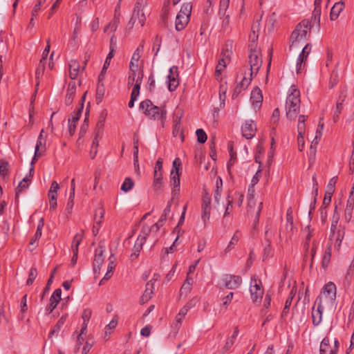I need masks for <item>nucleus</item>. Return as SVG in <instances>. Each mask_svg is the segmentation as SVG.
Returning a JSON list of instances; mask_svg holds the SVG:
<instances>
[{
  "label": "nucleus",
  "instance_id": "obj_1",
  "mask_svg": "<svg viewBox=\"0 0 354 354\" xmlns=\"http://www.w3.org/2000/svg\"><path fill=\"white\" fill-rule=\"evenodd\" d=\"M301 105L300 91L292 86L286 102V117L290 120H295L299 113Z\"/></svg>",
  "mask_w": 354,
  "mask_h": 354
},
{
  "label": "nucleus",
  "instance_id": "obj_2",
  "mask_svg": "<svg viewBox=\"0 0 354 354\" xmlns=\"http://www.w3.org/2000/svg\"><path fill=\"white\" fill-rule=\"evenodd\" d=\"M311 29V22L308 20H303L298 24L290 38V49L297 47L300 42H304L307 39V35L310 34Z\"/></svg>",
  "mask_w": 354,
  "mask_h": 354
},
{
  "label": "nucleus",
  "instance_id": "obj_3",
  "mask_svg": "<svg viewBox=\"0 0 354 354\" xmlns=\"http://www.w3.org/2000/svg\"><path fill=\"white\" fill-rule=\"evenodd\" d=\"M140 109L142 110L145 115L151 119L163 122L166 118L167 111L165 108L153 105L150 100L141 102Z\"/></svg>",
  "mask_w": 354,
  "mask_h": 354
},
{
  "label": "nucleus",
  "instance_id": "obj_4",
  "mask_svg": "<svg viewBox=\"0 0 354 354\" xmlns=\"http://www.w3.org/2000/svg\"><path fill=\"white\" fill-rule=\"evenodd\" d=\"M336 286L333 282L326 283L320 295L316 299L317 303L328 307H333L336 299Z\"/></svg>",
  "mask_w": 354,
  "mask_h": 354
},
{
  "label": "nucleus",
  "instance_id": "obj_5",
  "mask_svg": "<svg viewBox=\"0 0 354 354\" xmlns=\"http://www.w3.org/2000/svg\"><path fill=\"white\" fill-rule=\"evenodd\" d=\"M333 218H335V216ZM338 220V217L333 220L330 233V239L331 241H335L334 247L337 250H339L342 241L345 235V227L341 225L337 226Z\"/></svg>",
  "mask_w": 354,
  "mask_h": 354
},
{
  "label": "nucleus",
  "instance_id": "obj_6",
  "mask_svg": "<svg viewBox=\"0 0 354 354\" xmlns=\"http://www.w3.org/2000/svg\"><path fill=\"white\" fill-rule=\"evenodd\" d=\"M192 8V6L190 3H186L182 6L176 18L175 26L176 30L180 31L183 30L188 24Z\"/></svg>",
  "mask_w": 354,
  "mask_h": 354
},
{
  "label": "nucleus",
  "instance_id": "obj_7",
  "mask_svg": "<svg viewBox=\"0 0 354 354\" xmlns=\"http://www.w3.org/2000/svg\"><path fill=\"white\" fill-rule=\"evenodd\" d=\"M249 64L250 66V72L249 75L250 77L256 76L262 65V58L261 52L257 48L250 50L248 55Z\"/></svg>",
  "mask_w": 354,
  "mask_h": 354
},
{
  "label": "nucleus",
  "instance_id": "obj_8",
  "mask_svg": "<svg viewBox=\"0 0 354 354\" xmlns=\"http://www.w3.org/2000/svg\"><path fill=\"white\" fill-rule=\"evenodd\" d=\"M149 232L150 230L149 229V226L144 225L142 227L141 233L138 236L134 244L133 252L131 254V259L132 260L136 259L139 256V254L142 248V245L145 243L147 237L148 236V233Z\"/></svg>",
  "mask_w": 354,
  "mask_h": 354
},
{
  "label": "nucleus",
  "instance_id": "obj_9",
  "mask_svg": "<svg viewBox=\"0 0 354 354\" xmlns=\"http://www.w3.org/2000/svg\"><path fill=\"white\" fill-rule=\"evenodd\" d=\"M211 209L210 196L207 192H204L202 196L201 203V218L204 223H206L209 220Z\"/></svg>",
  "mask_w": 354,
  "mask_h": 354
},
{
  "label": "nucleus",
  "instance_id": "obj_10",
  "mask_svg": "<svg viewBox=\"0 0 354 354\" xmlns=\"http://www.w3.org/2000/svg\"><path fill=\"white\" fill-rule=\"evenodd\" d=\"M251 299L253 302H257L262 299L263 295V289L261 280L252 279L250 288Z\"/></svg>",
  "mask_w": 354,
  "mask_h": 354
},
{
  "label": "nucleus",
  "instance_id": "obj_11",
  "mask_svg": "<svg viewBox=\"0 0 354 354\" xmlns=\"http://www.w3.org/2000/svg\"><path fill=\"white\" fill-rule=\"evenodd\" d=\"M138 21L139 25L142 27L146 21V16L143 11V6L139 1L136 3L133 15L129 21V24H135Z\"/></svg>",
  "mask_w": 354,
  "mask_h": 354
},
{
  "label": "nucleus",
  "instance_id": "obj_12",
  "mask_svg": "<svg viewBox=\"0 0 354 354\" xmlns=\"http://www.w3.org/2000/svg\"><path fill=\"white\" fill-rule=\"evenodd\" d=\"M222 281L225 288L234 290L240 286L242 283V279L238 275L226 274L223 275Z\"/></svg>",
  "mask_w": 354,
  "mask_h": 354
},
{
  "label": "nucleus",
  "instance_id": "obj_13",
  "mask_svg": "<svg viewBox=\"0 0 354 354\" xmlns=\"http://www.w3.org/2000/svg\"><path fill=\"white\" fill-rule=\"evenodd\" d=\"M311 50V45L310 44H307L305 45L302 49L301 53L299 54L296 64L297 73H301L305 68L306 62L308 55L310 54Z\"/></svg>",
  "mask_w": 354,
  "mask_h": 354
},
{
  "label": "nucleus",
  "instance_id": "obj_14",
  "mask_svg": "<svg viewBox=\"0 0 354 354\" xmlns=\"http://www.w3.org/2000/svg\"><path fill=\"white\" fill-rule=\"evenodd\" d=\"M178 76L179 74L178 67L176 66L171 67L167 75L168 89L170 91H174L179 85Z\"/></svg>",
  "mask_w": 354,
  "mask_h": 354
},
{
  "label": "nucleus",
  "instance_id": "obj_15",
  "mask_svg": "<svg viewBox=\"0 0 354 354\" xmlns=\"http://www.w3.org/2000/svg\"><path fill=\"white\" fill-rule=\"evenodd\" d=\"M242 134L246 139H251L257 131L256 124L252 120H246L241 127Z\"/></svg>",
  "mask_w": 354,
  "mask_h": 354
},
{
  "label": "nucleus",
  "instance_id": "obj_16",
  "mask_svg": "<svg viewBox=\"0 0 354 354\" xmlns=\"http://www.w3.org/2000/svg\"><path fill=\"white\" fill-rule=\"evenodd\" d=\"M62 290L60 288L56 289L50 298V303L46 308V313L49 315L56 308L59 301L61 299Z\"/></svg>",
  "mask_w": 354,
  "mask_h": 354
},
{
  "label": "nucleus",
  "instance_id": "obj_17",
  "mask_svg": "<svg viewBox=\"0 0 354 354\" xmlns=\"http://www.w3.org/2000/svg\"><path fill=\"white\" fill-rule=\"evenodd\" d=\"M250 101L254 108H259L263 102V95L261 89L256 86L251 93Z\"/></svg>",
  "mask_w": 354,
  "mask_h": 354
},
{
  "label": "nucleus",
  "instance_id": "obj_18",
  "mask_svg": "<svg viewBox=\"0 0 354 354\" xmlns=\"http://www.w3.org/2000/svg\"><path fill=\"white\" fill-rule=\"evenodd\" d=\"M259 24H253L251 28V32L249 35L250 44L248 45L249 50H253V48H257V41L258 40L259 35Z\"/></svg>",
  "mask_w": 354,
  "mask_h": 354
},
{
  "label": "nucleus",
  "instance_id": "obj_19",
  "mask_svg": "<svg viewBox=\"0 0 354 354\" xmlns=\"http://www.w3.org/2000/svg\"><path fill=\"white\" fill-rule=\"evenodd\" d=\"M77 85L75 81H71L68 84L66 94L65 97V104L66 106L71 105L76 93Z\"/></svg>",
  "mask_w": 354,
  "mask_h": 354
},
{
  "label": "nucleus",
  "instance_id": "obj_20",
  "mask_svg": "<svg viewBox=\"0 0 354 354\" xmlns=\"http://www.w3.org/2000/svg\"><path fill=\"white\" fill-rule=\"evenodd\" d=\"M103 250L102 248L95 250V258L93 263V271L95 273H99L101 266L104 261Z\"/></svg>",
  "mask_w": 354,
  "mask_h": 354
},
{
  "label": "nucleus",
  "instance_id": "obj_21",
  "mask_svg": "<svg viewBox=\"0 0 354 354\" xmlns=\"http://www.w3.org/2000/svg\"><path fill=\"white\" fill-rule=\"evenodd\" d=\"M346 97V90L342 91L340 93L339 99L337 102L336 109H335V111L334 115H333V120L335 122H336L337 121V120L339 119V115L342 111V109H343V103L345 101Z\"/></svg>",
  "mask_w": 354,
  "mask_h": 354
},
{
  "label": "nucleus",
  "instance_id": "obj_22",
  "mask_svg": "<svg viewBox=\"0 0 354 354\" xmlns=\"http://www.w3.org/2000/svg\"><path fill=\"white\" fill-rule=\"evenodd\" d=\"M153 289H154V285L152 280H150L148 281L146 284V288L142 294L140 300V304H144L147 303L152 297V295L153 294Z\"/></svg>",
  "mask_w": 354,
  "mask_h": 354
},
{
  "label": "nucleus",
  "instance_id": "obj_23",
  "mask_svg": "<svg viewBox=\"0 0 354 354\" xmlns=\"http://www.w3.org/2000/svg\"><path fill=\"white\" fill-rule=\"evenodd\" d=\"M317 309L315 310V308L313 307L312 310L313 324L315 326H318L321 323L322 320V313L324 307L325 306L320 303H317Z\"/></svg>",
  "mask_w": 354,
  "mask_h": 354
},
{
  "label": "nucleus",
  "instance_id": "obj_24",
  "mask_svg": "<svg viewBox=\"0 0 354 354\" xmlns=\"http://www.w3.org/2000/svg\"><path fill=\"white\" fill-rule=\"evenodd\" d=\"M33 172V167H32L30 169V174L29 175H27L26 177L23 178V180L19 183L18 187L16 189V196H18V195L23 192L24 189L28 187L29 183L32 180V173Z\"/></svg>",
  "mask_w": 354,
  "mask_h": 354
},
{
  "label": "nucleus",
  "instance_id": "obj_25",
  "mask_svg": "<svg viewBox=\"0 0 354 354\" xmlns=\"http://www.w3.org/2000/svg\"><path fill=\"white\" fill-rule=\"evenodd\" d=\"M46 142V140H41V138L37 139L35 145V155L31 162L32 165L34 164L35 161H37V158L40 157L42 154V152L45 151Z\"/></svg>",
  "mask_w": 354,
  "mask_h": 354
},
{
  "label": "nucleus",
  "instance_id": "obj_26",
  "mask_svg": "<svg viewBox=\"0 0 354 354\" xmlns=\"http://www.w3.org/2000/svg\"><path fill=\"white\" fill-rule=\"evenodd\" d=\"M344 8V3L342 0L335 3L331 8L330 18L331 20H336L340 12Z\"/></svg>",
  "mask_w": 354,
  "mask_h": 354
},
{
  "label": "nucleus",
  "instance_id": "obj_27",
  "mask_svg": "<svg viewBox=\"0 0 354 354\" xmlns=\"http://www.w3.org/2000/svg\"><path fill=\"white\" fill-rule=\"evenodd\" d=\"M239 328L238 326H236L234 328L233 334L231 336L228 337L227 339H226V342L222 348L223 353L227 352L232 347V346L234 344V341L239 335Z\"/></svg>",
  "mask_w": 354,
  "mask_h": 354
},
{
  "label": "nucleus",
  "instance_id": "obj_28",
  "mask_svg": "<svg viewBox=\"0 0 354 354\" xmlns=\"http://www.w3.org/2000/svg\"><path fill=\"white\" fill-rule=\"evenodd\" d=\"M253 77H246V74L239 84L235 87L233 95H238L242 91L246 89L250 85Z\"/></svg>",
  "mask_w": 354,
  "mask_h": 354
},
{
  "label": "nucleus",
  "instance_id": "obj_29",
  "mask_svg": "<svg viewBox=\"0 0 354 354\" xmlns=\"http://www.w3.org/2000/svg\"><path fill=\"white\" fill-rule=\"evenodd\" d=\"M319 354H336V350L330 348V339L325 337L320 344Z\"/></svg>",
  "mask_w": 354,
  "mask_h": 354
},
{
  "label": "nucleus",
  "instance_id": "obj_30",
  "mask_svg": "<svg viewBox=\"0 0 354 354\" xmlns=\"http://www.w3.org/2000/svg\"><path fill=\"white\" fill-rule=\"evenodd\" d=\"M68 67L69 76L73 80H74L77 77L80 72V64L77 60L72 59L69 62Z\"/></svg>",
  "mask_w": 354,
  "mask_h": 354
},
{
  "label": "nucleus",
  "instance_id": "obj_31",
  "mask_svg": "<svg viewBox=\"0 0 354 354\" xmlns=\"http://www.w3.org/2000/svg\"><path fill=\"white\" fill-rule=\"evenodd\" d=\"M153 187L156 191H162L163 187L162 174V172H153Z\"/></svg>",
  "mask_w": 354,
  "mask_h": 354
},
{
  "label": "nucleus",
  "instance_id": "obj_32",
  "mask_svg": "<svg viewBox=\"0 0 354 354\" xmlns=\"http://www.w3.org/2000/svg\"><path fill=\"white\" fill-rule=\"evenodd\" d=\"M84 238V230H82L80 232L77 233L73 239L71 243V249L72 251H78V247L80 245L82 239Z\"/></svg>",
  "mask_w": 354,
  "mask_h": 354
},
{
  "label": "nucleus",
  "instance_id": "obj_33",
  "mask_svg": "<svg viewBox=\"0 0 354 354\" xmlns=\"http://www.w3.org/2000/svg\"><path fill=\"white\" fill-rule=\"evenodd\" d=\"M44 225V218H41L38 223L37 227L36 232L34 235V237L31 239L30 244L33 245L35 244V241L40 239L42 234V229Z\"/></svg>",
  "mask_w": 354,
  "mask_h": 354
},
{
  "label": "nucleus",
  "instance_id": "obj_34",
  "mask_svg": "<svg viewBox=\"0 0 354 354\" xmlns=\"http://www.w3.org/2000/svg\"><path fill=\"white\" fill-rule=\"evenodd\" d=\"M140 58V48H137L134 51L130 64L129 68H138V62Z\"/></svg>",
  "mask_w": 354,
  "mask_h": 354
},
{
  "label": "nucleus",
  "instance_id": "obj_35",
  "mask_svg": "<svg viewBox=\"0 0 354 354\" xmlns=\"http://www.w3.org/2000/svg\"><path fill=\"white\" fill-rule=\"evenodd\" d=\"M306 231H307L308 234L306 236V240L304 244V248L305 249V257H304V261H306L307 258V253L308 252L309 247H310V241L311 239V237L313 236V232L310 230V227L308 226L305 229Z\"/></svg>",
  "mask_w": 354,
  "mask_h": 354
},
{
  "label": "nucleus",
  "instance_id": "obj_36",
  "mask_svg": "<svg viewBox=\"0 0 354 354\" xmlns=\"http://www.w3.org/2000/svg\"><path fill=\"white\" fill-rule=\"evenodd\" d=\"M331 250H332L331 245H328L325 252H324V257H323L322 261V265L323 268H326L330 263V257H331Z\"/></svg>",
  "mask_w": 354,
  "mask_h": 354
},
{
  "label": "nucleus",
  "instance_id": "obj_37",
  "mask_svg": "<svg viewBox=\"0 0 354 354\" xmlns=\"http://www.w3.org/2000/svg\"><path fill=\"white\" fill-rule=\"evenodd\" d=\"M119 24V18L114 17L113 20H111L109 24H107L104 28V32L111 31L112 32H115L118 28Z\"/></svg>",
  "mask_w": 354,
  "mask_h": 354
},
{
  "label": "nucleus",
  "instance_id": "obj_38",
  "mask_svg": "<svg viewBox=\"0 0 354 354\" xmlns=\"http://www.w3.org/2000/svg\"><path fill=\"white\" fill-rule=\"evenodd\" d=\"M104 209L102 207L98 208L95 210L94 215V222L97 225H101L103 221L104 216Z\"/></svg>",
  "mask_w": 354,
  "mask_h": 354
},
{
  "label": "nucleus",
  "instance_id": "obj_39",
  "mask_svg": "<svg viewBox=\"0 0 354 354\" xmlns=\"http://www.w3.org/2000/svg\"><path fill=\"white\" fill-rule=\"evenodd\" d=\"M241 238V233L239 231H236L232 237L227 247L225 248V252H229L239 241Z\"/></svg>",
  "mask_w": 354,
  "mask_h": 354
},
{
  "label": "nucleus",
  "instance_id": "obj_40",
  "mask_svg": "<svg viewBox=\"0 0 354 354\" xmlns=\"http://www.w3.org/2000/svg\"><path fill=\"white\" fill-rule=\"evenodd\" d=\"M134 186V182L132 178L127 177L124 179L121 186V190L124 192H127L131 190Z\"/></svg>",
  "mask_w": 354,
  "mask_h": 354
},
{
  "label": "nucleus",
  "instance_id": "obj_41",
  "mask_svg": "<svg viewBox=\"0 0 354 354\" xmlns=\"http://www.w3.org/2000/svg\"><path fill=\"white\" fill-rule=\"evenodd\" d=\"M296 232L297 227L294 223H286L285 235L286 238L291 239Z\"/></svg>",
  "mask_w": 354,
  "mask_h": 354
},
{
  "label": "nucleus",
  "instance_id": "obj_42",
  "mask_svg": "<svg viewBox=\"0 0 354 354\" xmlns=\"http://www.w3.org/2000/svg\"><path fill=\"white\" fill-rule=\"evenodd\" d=\"M306 116L300 115L298 120L297 131L299 135H304L305 133V121Z\"/></svg>",
  "mask_w": 354,
  "mask_h": 354
},
{
  "label": "nucleus",
  "instance_id": "obj_43",
  "mask_svg": "<svg viewBox=\"0 0 354 354\" xmlns=\"http://www.w3.org/2000/svg\"><path fill=\"white\" fill-rule=\"evenodd\" d=\"M101 138V137H97L96 136H95L93 140V142H92V145H91V151H90V156H91V158L92 159H93L97 153V147H98V145H99V140Z\"/></svg>",
  "mask_w": 354,
  "mask_h": 354
},
{
  "label": "nucleus",
  "instance_id": "obj_44",
  "mask_svg": "<svg viewBox=\"0 0 354 354\" xmlns=\"http://www.w3.org/2000/svg\"><path fill=\"white\" fill-rule=\"evenodd\" d=\"M90 106V103L88 102V106L86 108V113H85L84 122V124H82V126L81 127L80 130V133H79L80 136H84V134L86 133L87 127L88 126V114H89V110H88V106Z\"/></svg>",
  "mask_w": 354,
  "mask_h": 354
},
{
  "label": "nucleus",
  "instance_id": "obj_45",
  "mask_svg": "<svg viewBox=\"0 0 354 354\" xmlns=\"http://www.w3.org/2000/svg\"><path fill=\"white\" fill-rule=\"evenodd\" d=\"M170 182L173 187H180V174L178 171H174V169L171 172Z\"/></svg>",
  "mask_w": 354,
  "mask_h": 354
},
{
  "label": "nucleus",
  "instance_id": "obj_46",
  "mask_svg": "<svg viewBox=\"0 0 354 354\" xmlns=\"http://www.w3.org/2000/svg\"><path fill=\"white\" fill-rule=\"evenodd\" d=\"M46 63V57H41L35 72L37 79H38L40 76L43 75L44 72L45 71Z\"/></svg>",
  "mask_w": 354,
  "mask_h": 354
},
{
  "label": "nucleus",
  "instance_id": "obj_47",
  "mask_svg": "<svg viewBox=\"0 0 354 354\" xmlns=\"http://www.w3.org/2000/svg\"><path fill=\"white\" fill-rule=\"evenodd\" d=\"M339 82V75L338 73L333 70L330 74L329 83H328V87L330 88H333Z\"/></svg>",
  "mask_w": 354,
  "mask_h": 354
},
{
  "label": "nucleus",
  "instance_id": "obj_48",
  "mask_svg": "<svg viewBox=\"0 0 354 354\" xmlns=\"http://www.w3.org/2000/svg\"><path fill=\"white\" fill-rule=\"evenodd\" d=\"M9 171V163L4 160H0V176L5 177Z\"/></svg>",
  "mask_w": 354,
  "mask_h": 354
},
{
  "label": "nucleus",
  "instance_id": "obj_49",
  "mask_svg": "<svg viewBox=\"0 0 354 354\" xmlns=\"http://www.w3.org/2000/svg\"><path fill=\"white\" fill-rule=\"evenodd\" d=\"M37 276V270L35 268L32 267L30 268L29 272L28 278L26 281V285L30 286L32 284L34 280L36 279Z\"/></svg>",
  "mask_w": 354,
  "mask_h": 354
},
{
  "label": "nucleus",
  "instance_id": "obj_50",
  "mask_svg": "<svg viewBox=\"0 0 354 354\" xmlns=\"http://www.w3.org/2000/svg\"><path fill=\"white\" fill-rule=\"evenodd\" d=\"M196 134L197 136V140L199 143H205L207 140V136L206 133L202 129H198L196 131Z\"/></svg>",
  "mask_w": 354,
  "mask_h": 354
},
{
  "label": "nucleus",
  "instance_id": "obj_51",
  "mask_svg": "<svg viewBox=\"0 0 354 354\" xmlns=\"http://www.w3.org/2000/svg\"><path fill=\"white\" fill-rule=\"evenodd\" d=\"M59 189V184L57 181H53L50 187V189L48 191V196H55L57 197V193L58 189Z\"/></svg>",
  "mask_w": 354,
  "mask_h": 354
},
{
  "label": "nucleus",
  "instance_id": "obj_52",
  "mask_svg": "<svg viewBox=\"0 0 354 354\" xmlns=\"http://www.w3.org/2000/svg\"><path fill=\"white\" fill-rule=\"evenodd\" d=\"M130 72L128 77V84H133V83H136V77H137V72L138 68H129Z\"/></svg>",
  "mask_w": 354,
  "mask_h": 354
},
{
  "label": "nucleus",
  "instance_id": "obj_53",
  "mask_svg": "<svg viewBox=\"0 0 354 354\" xmlns=\"http://www.w3.org/2000/svg\"><path fill=\"white\" fill-rule=\"evenodd\" d=\"M82 105L77 108V110L75 111L72 114V118L71 119V122L72 123H76L80 118L82 112Z\"/></svg>",
  "mask_w": 354,
  "mask_h": 354
},
{
  "label": "nucleus",
  "instance_id": "obj_54",
  "mask_svg": "<svg viewBox=\"0 0 354 354\" xmlns=\"http://www.w3.org/2000/svg\"><path fill=\"white\" fill-rule=\"evenodd\" d=\"M322 119L321 118L319 122V125H318V129L317 130V135L315 138V140L312 142V144H311V146H310V149H313V145H317V141H316L315 140L317 139V138H320L322 136V131L323 130V128H324V123H321Z\"/></svg>",
  "mask_w": 354,
  "mask_h": 354
},
{
  "label": "nucleus",
  "instance_id": "obj_55",
  "mask_svg": "<svg viewBox=\"0 0 354 354\" xmlns=\"http://www.w3.org/2000/svg\"><path fill=\"white\" fill-rule=\"evenodd\" d=\"M346 208L354 209V187L351 188L350 196L347 200Z\"/></svg>",
  "mask_w": 354,
  "mask_h": 354
},
{
  "label": "nucleus",
  "instance_id": "obj_56",
  "mask_svg": "<svg viewBox=\"0 0 354 354\" xmlns=\"http://www.w3.org/2000/svg\"><path fill=\"white\" fill-rule=\"evenodd\" d=\"M184 318H185V317H183V315L178 313L175 317V321L174 322V323L172 324V327L175 330H178L180 328V327L181 326V323H182L183 320L184 319Z\"/></svg>",
  "mask_w": 354,
  "mask_h": 354
},
{
  "label": "nucleus",
  "instance_id": "obj_57",
  "mask_svg": "<svg viewBox=\"0 0 354 354\" xmlns=\"http://www.w3.org/2000/svg\"><path fill=\"white\" fill-rule=\"evenodd\" d=\"M321 15V6H315V9L313 12V16L312 17V20L314 22L319 23V19Z\"/></svg>",
  "mask_w": 354,
  "mask_h": 354
},
{
  "label": "nucleus",
  "instance_id": "obj_58",
  "mask_svg": "<svg viewBox=\"0 0 354 354\" xmlns=\"http://www.w3.org/2000/svg\"><path fill=\"white\" fill-rule=\"evenodd\" d=\"M161 41H162L161 37H159L158 35H156L153 39V48H152L153 50H156L155 55H157V54L160 50V48L161 46Z\"/></svg>",
  "mask_w": 354,
  "mask_h": 354
},
{
  "label": "nucleus",
  "instance_id": "obj_59",
  "mask_svg": "<svg viewBox=\"0 0 354 354\" xmlns=\"http://www.w3.org/2000/svg\"><path fill=\"white\" fill-rule=\"evenodd\" d=\"M337 180V177H333L330 180L327 185V190L326 192L333 194L335 192V186Z\"/></svg>",
  "mask_w": 354,
  "mask_h": 354
},
{
  "label": "nucleus",
  "instance_id": "obj_60",
  "mask_svg": "<svg viewBox=\"0 0 354 354\" xmlns=\"http://www.w3.org/2000/svg\"><path fill=\"white\" fill-rule=\"evenodd\" d=\"M292 299H293V296H289L287 298V299L286 301V303H285V306H284L283 310L282 311V316H286L288 313L289 309H290V306L292 304Z\"/></svg>",
  "mask_w": 354,
  "mask_h": 354
},
{
  "label": "nucleus",
  "instance_id": "obj_61",
  "mask_svg": "<svg viewBox=\"0 0 354 354\" xmlns=\"http://www.w3.org/2000/svg\"><path fill=\"white\" fill-rule=\"evenodd\" d=\"M104 123L102 122V121H98L96 124L95 130V136L97 137H101L103 133Z\"/></svg>",
  "mask_w": 354,
  "mask_h": 354
},
{
  "label": "nucleus",
  "instance_id": "obj_62",
  "mask_svg": "<svg viewBox=\"0 0 354 354\" xmlns=\"http://www.w3.org/2000/svg\"><path fill=\"white\" fill-rule=\"evenodd\" d=\"M267 241L268 245L264 248L263 259L268 258L272 255V249L271 247L270 241L269 239H268Z\"/></svg>",
  "mask_w": 354,
  "mask_h": 354
},
{
  "label": "nucleus",
  "instance_id": "obj_63",
  "mask_svg": "<svg viewBox=\"0 0 354 354\" xmlns=\"http://www.w3.org/2000/svg\"><path fill=\"white\" fill-rule=\"evenodd\" d=\"M91 315H92V310L91 309L86 308V309L84 310L82 315L83 322L88 323L89 320L91 319Z\"/></svg>",
  "mask_w": 354,
  "mask_h": 354
},
{
  "label": "nucleus",
  "instance_id": "obj_64",
  "mask_svg": "<svg viewBox=\"0 0 354 354\" xmlns=\"http://www.w3.org/2000/svg\"><path fill=\"white\" fill-rule=\"evenodd\" d=\"M104 88L102 86H97V92H96V100L97 103L102 101V99L104 96Z\"/></svg>",
  "mask_w": 354,
  "mask_h": 354
}]
</instances>
